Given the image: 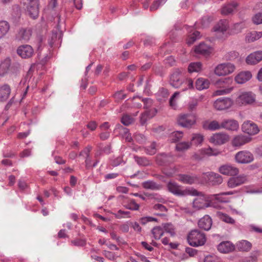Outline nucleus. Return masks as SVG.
I'll return each mask as SVG.
<instances>
[{
  "mask_svg": "<svg viewBox=\"0 0 262 262\" xmlns=\"http://www.w3.org/2000/svg\"><path fill=\"white\" fill-rule=\"evenodd\" d=\"M194 51L199 54L208 55L210 53V48L206 44L202 42L195 47Z\"/></svg>",
  "mask_w": 262,
  "mask_h": 262,
  "instance_id": "a878e982",
  "label": "nucleus"
},
{
  "mask_svg": "<svg viewBox=\"0 0 262 262\" xmlns=\"http://www.w3.org/2000/svg\"><path fill=\"white\" fill-rule=\"evenodd\" d=\"M167 188L170 192L178 196H184L189 194L187 190H182L180 186L174 182H169Z\"/></svg>",
  "mask_w": 262,
  "mask_h": 262,
  "instance_id": "f3484780",
  "label": "nucleus"
},
{
  "mask_svg": "<svg viewBox=\"0 0 262 262\" xmlns=\"http://www.w3.org/2000/svg\"><path fill=\"white\" fill-rule=\"evenodd\" d=\"M250 138L247 136L238 135L233 139L232 145L234 147H239L248 143L250 141Z\"/></svg>",
  "mask_w": 262,
  "mask_h": 262,
  "instance_id": "5701e85b",
  "label": "nucleus"
},
{
  "mask_svg": "<svg viewBox=\"0 0 262 262\" xmlns=\"http://www.w3.org/2000/svg\"><path fill=\"white\" fill-rule=\"evenodd\" d=\"M232 83L233 79L230 77L221 78L217 80L215 84L220 89L215 92V95L220 96L230 93L233 90V86L231 85Z\"/></svg>",
  "mask_w": 262,
  "mask_h": 262,
  "instance_id": "7ed1b4c3",
  "label": "nucleus"
},
{
  "mask_svg": "<svg viewBox=\"0 0 262 262\" xmlns=\"http://www.w3.org/2000/svg\"><path fill=\"white\" fill-rule=\"evenodd\" d=\"M235 161L240 164H248L254 160L253 154L247 150L238 151L235 155Z\"/></svg>",
  "mask_w": 262,
  "mask_h": 262,
  "instance_id": "0eeeda50",
  "label": "nucleus"
},
{
  "mask_svg": "<svg viewBox=\"0 0 262 262\" xmlns=\"http://www.w3.org/2000/svg\"><path fill=\"white\" fill-rule=\"evenodd\" d=\"M202 63L200 62L190 63L188 68L189 73L199 72L201 70Z\"/></svg>",
  "mask_w": 262,
  "mask_h": 262,
  "instance_id": "c9c22d12",
  "label": "nucleus"
},
{
  "mask_svg": "<svg viewBox=\"0 0 262 262\" xmlns=\"http://www.w3.org/2000/svg\"><path fill=\"white\" fill-rule=\"evenodd\" d=\"M252 77V74L249 71H244L239 73L235 77V81L239 84H243Z\"/></svg>",
  "mask_w": 262,
  "mask_h": 262,
  "instance_id": "b1692460",
  "label": "nucleus"
},
{
  "mask_svg": "<svg viewBox=\"0 0 262 262\" xmlns=\"http://www.w3.org/2000/svg\"><path fill=\"white\" fill-rule=\"evenodd\" d=\"M237 247L240 251H248L251 249L252 245L248 241H242L237 244Z\"/></svg>",
  "mask_w": 262,
  "mask_h": 262,
  "instance_id": "473e14b6",
  "label": "nucleus"
},
{
  "mask_svg": "<svg viewBox=\"0 0 262 262\" xmlns=\"http://www.w3.org/2000/svg\"><path fill=\"white\" fill-rule=\"evenodd\" d=\"M163 228L165 231L173 236L175 235V230L173 226L170 223H166L163 224Z\"/></svg>",
  "mask_w": 262,
  "mask_h": 262,
  "instance_id": "a18cd8bd",
  "label": "nucleus"
},
{
  "mask_svg": "<svg viewBox=\"0 0 262 262\" xmlns=\"http://www.w3.org/2000/svg\"><path fill=\"white\" fill-rule=\"evenodd\" d=\"M262 37V32L252 31L247 34L246 36V40L249 42L255 41Z\"/></svg>",
  "mask_w": 262,
  "mask_h": 262,
  "instance_id": "c85d7f7f",
  "label": "nucleus"
},
{
  "mask_svg": "<svg viewBox=\"0 0 262 262\" xmlns=\"http://www.w3.org/2000/svg\"><path fill=\"white\" fill-rule=\"evenodd\" d=\"M190 145L191 144L189 142H181L177 144L176 148L178 151H183L188 149Z\"/></svg>",
  "mask_w": 262,
  "mask_h": 262,
  "instance_id": "3c124183",
  "label": "nucleus"
},
{
  "mask_svg": "<svg viewBox=\"0 0 262 262\" xmlns=\"http://www.w3.org/2000/svg\"><path fill=\"white\" fill-rule=\"evenodd\" d=\"M17 53L22 58H30L34 54V50L30 45H21L18 47Z\"/></svg>",
  "mask_w": 262,
  "mask_h": 262,
  "instance_id": "f8f14e48",
  "label": "nucleus"
},
{
  "mask_svg": "<svg viewBox=\"0 0 262 262\" xmlns=\"http://www.w3.org/2000/svg\"><path fill=\"white\" fill-rule=\"evenodd\" d=\"M237 5V3H233L232 4H229L225 5L222 9V14L225 15L231 14L233 11V10L236 8Z\"/></svg>",
  "mask_w": 262,
  "mask_h": 262,
  "instance_id": "2f4dec72",
  "label": "nucleus"
},
{
  "mask_svg": "<svg viewBox=\"0 0 262 262\" xmlns=\"http://www.w3.org/2000/svg\"><path fill=\"white\" fill-rule=\"evenodd\" d=\"M134 121V119L128 115H124L121 119V122L125 125L127 126Z\"/></svg>",
  "mask_w": 262,
  "mask_h": 262,
  "instance_id": "13d9d810",
  "label": "nucleus"
},
{
  "mask_svg": "<svg viewBox=\"0 0 262 262\" xmlns=\"http://www.w3.org/2000/svg\"><path fill=\"white\" fill-rule=\"evenodd\" d=\"M134 159L139 165L147 166L150 164L149 161L145 157L134 156Z\"/></svg>",
  "mask_w": 262,
  "mask_h": 262,
  "instance_id": "ea45409f",
  "label": "nucleus"
},
{
  "mask_svg": "<svg viewBox=\"0 0 262 262\" xmlns=\"http://www.w3.org/2000/svg\"><path fill=\"white\" fill-rule=\"evenodd\" d=\"M179 125L184 127H190L196 122V116L193 114L180 115L178 118Z\"/></svg>",
  "mask_w": 262,
  "mask_h": 262,
  "instance_id": "423d86ee",
  "label": "nucleus"
},
{
  "mask_svg": "<svg viewBox=\"0 0 262 262\" xmlns=\"http://www.w3.org/2000/svg\"><path fill=\"white\" fill-rule=\"evenodd\" d=\"M234 245L229 241L221 242L217 246V250L221 253H228L233 251Z\"/></svg>",
  "mask_w": 262,
  "mask_h": 262,
  "instance_id": "412c9836",
  "label": "nucleus"
},
{
  "mask_svg": "<svg viewBox=\"0 0 262 262\" xmlns=\"http://www.w3.org/2000/svg\"><path fill=\"white\" fill-rule=\"evenodd\" d=\"M209 85V81L203 78H198L195 82L196 89L199 91L208 89Z\"/></svg>",
  "mask_w": 262,
  "mask_h": 262,
  "instance_id": "cd10ccee",
  "label": "nucleus"
},
{
  "mask_svg": "<svg viewBox=\"0 0 262 262\" xmlns=\"http://www.w3.org/2000/svg\"><path fill=\"white\" fill-rule=\"evenodd\" d=\"M261 60H262V51L254 52L246 58V62L249 64H255Z\"/></svg>",
  "mask_w": 262,
  "mask_h": 262,
  "instance_id": "aec40b11",
  "label": "nucleus"
},
{
  "mask_svg": "<svg viewBox=\"0 0 262 262\" xmlns=\"http://www.w3.org/2000/svg\"><path fill=\"white\" fill-rule=\"evenodd\" d=\"M201 154L203 156H217L220 154V152L215 149H213L210 147L208 148H204L200 150Z\"/></svg>",
  "mask_w": 262,
  "mask_h": 262,
  "instance_id": "f704fd0d",
  "label": "nucleus"
},
{
  "mask_svg": "<svg viewBox=\"0 0 262 262\" xmlns=\"http://www.w3.org/2000/svg\"><path fill=\"white\" fill-rule=\"evenodd\" d=\"M183 137V133L180 131L173 132L170 137L172 142H177L179 141Z\"/></svg>",
  "mask_w": 262,
  "mask_h": 262,
  "instance_id": "c03bdc74",
  "label": "nucleus"
},
{
  "mask_svg": "<svg viewBox=\"0 0 262 262\" xmlns=\"http://www.w3.org/2000/svg\"><path fill=\"white\" fill-rule=\"evenodd\" d=\"M59 39L61 37L60 34H58L57 32H53L51 40L49 41V43L50 47H52L54 42L57 40V38Z\"/></svg>",
  "mask_w": 262,
  "mask_h": 262,
  "instance_id": "680f3d73",
  "label": "nucleus"
},
{
  "mask_svg": "<svg viewBox=\"0 0 262 262\" xmlns=\"http://www.w3.org/2000/svg\"><path fill=\"white\" fill-rule=\"evenodd\" d=\"M258 255V251H254L250 256L245 258L243 262H256Z\"/></svg>",
  "mask_w": 262,
  "mask_h": 262,
  "instance_id": "603ef678",
  "label": "nucleus"
},
{
  "mask_svg": "<svg viewBox=\"0 0 262 262\" xmlns=\"http://www.w3.org/2000/svg\"><path fill=\"white\" fill-rule=\"evenodd\" d=\"M198 105V100L196 99H192L188 103V108L189 111H193V110H195Z\"/></svg>",
  "mask_w": 262,
  "mask_h": 262,
  "instance_id": "052dcab7",
  "label": "nucleus"
},
{
  "mask_svg": "<svg viewBox=\"0 0 262 262\" xmlns=\"http://www.w3.org/2000/svg\"><path fill=\"white\" fill-rule=\"evenodd\" d=\"M183 70L175 69L170 76L169 83L173 88H181L182 91L193 88V82L191 78H185L182 75Z\"/></svg>",
  "mask_w": 262,
  "mask_h": 262,
  "instance_id": "f03ea898",
  "label": "nucleus"
},
{
  "mask_svg": "<svg viewBox=\"0 0 262 262\" xmlns=\"http://www.w3.org/2000/svg\"><path fill=\"white\" fill-rule=\"evenodd\" d=\"M11 93L10 86L7 84L0 86V102L6 101Z\"/></svg>",
  "mask_w": 262,
  "mask_h": 262,
  "instance_id": "393cba45",
  "label": "nucleus"
},
{
  "mask_svg": "<svg viewBox=\"0 0 262 262\" xmlns=\"http://www.w3.org/2000/svg\"><path fill=\"white\" fill-rule=\"evenodd\" d=\"M193 195H198L193 202V207L196 209H204L211 206V201L213 200H216L219 202H224L222 198L220 197L221 195H231L234 194L233 191H228L223 192L220 194H215L210 195H205L202 192H198L195 189H193L190 192Z\"/></svg>",
  "mask_w": 262,
  "mask_h": 262,
  "instance_id": "f257e3e1",
  "label": "nucleus"
},
{
  "mask_svg": "<svg viewBox=\"0 0 262 262\" xmlns=\"http://www.w3.org/2000/svg\"><path fill=\"white\" fill-rule=\"evenodd\" d=\"M219 172L225 176H235L239 173L238 168L231 164H224L219 168Z\"/></svg>",
  "mask_w": 262,
  "mask_h": 262,
  "instance_id": "9b49d317",
  "label": "nucleus"
},
{
  "mask_svg": "<svg viewBox=\"0 0 262 262\" xmlns=\"http://www.w3.org/2000/svg\"><path fill=\"white\" fill-rule=\"evenodd\" d=\"M156 161L160 165H167L173 162L174 158L170 154L162 153L157 156Z\"/></svg>",
  "mask_w": 262,
  "mask_h": 262,
  "instance_id": "a211bd4d",
  "label": "nucleus"
},
{
  "mask_svg": "<svg viewBox=\"0 0 262 262\" xmlns=\"http://www.w3.org/2000/svg\"><path fill=\"white\" fill-rule=\"evenodd\" d=\"M12 15L15 18H19L21 16V10L18 5H14L12 8Z\"/></svg>",
  "mask_w": 262,
  "mask_h": 262,
  "instance_id": "5fc2aeb1",
  "label": "nucleus"
},
{
  "mask_svg": "<svg viewBox=\"0 0 262 262\" xmlns=\"http://www.w3.org/2000/svg\"><path fill=\"white\" fill-rule=\"evenodd\" d=\"M217 216L219 217L223 221L230 224H233L234 223V220L229 216H228L227 214L222 213L221 212H218Z\"/></svg>",
  "mask_w": 262,
  "mask_h": 262,
  "instance_id": "79ce46f5",
  "label": "nucleus"
},
{
  "mask_svg": "<svg viewBox=\"0 0 262 262\" xmlns=\"http://www.w3.org/2000/svg\"><path fill=\"white\" fill-rule=\"evenodd\" d=\"M151 233L155 239H159L163 236L164 231L160 226H156L152 229Z\"/></svg>",
  "mask_w": 262,
  "mask_h": 262,
  "instance_id": "e433bc0d",
  "label": "nucleus"
},
{
  "mask_svg": "<svg viewBox=\"0 0 262 262\" xmlns=\"http://www.w3.org/2000/svg\"><path fill=\"white\" fill-rule=\"evenodd\" d=\"M26 7L27 12L32 18H36L39 14V1L33 0L27 3Z\"/></svg>",
  "mask_w": 262,
  "mask_h": 262,
  "instance_id": "9d476101",
  "label": "nucleus"
},
{
  "mask_svg": "<svg viewBox=\"0 0 262 262\" xmlns=\"http://www.w3.org/2000/svg\"><path fill=\"white\" fill-rule=\"evenodd\" d=\"M212 224L211 217L209 215H206L199 221L198 226L201 229L208 231L211 228Z\"/></svg>",
  "mask_w": 262,
  "mask_h": 262,
  "instance_id": "4be33fe9",
  "label": "nucleus"
},
{
  "mask_svg": "<svg viewBox=\"0 0 262 262\" xmlns=\"http://www.w3.org/2000/svg\"><path fill=\"white\" fill-rule=\"evenodd\" d=\"M125 208L132 210H138L139 208V205L137 204L135 200H131L130 202L125 206Z\"/></svg>",
  "mask_w": 262,
  "mask_h": 262,
  "instance_id": "6e6d98bb",
  "label": "nucleus"
},
{
  "mask_svg": "<svg viewBox=\"0 0 262 262\" xmlns=\"http://www.w3.org/2000/svg\"><path fill=\"white\" fill-rule=\"evenodd\" d=\"M242 129L243 132L250 135L256 134L259 132L257 126L250 121L245 122L242 125Z\"/></svg>",
  "mask_w": 262,
  "mask_h": 262,
  "instance_id": "4468645a",
  "label": "nucleus"
},
{
  "mask_svg": "<svg viewBox=\"0 0 262 262\" xmlns=\"http://www.w3.org/2000/svg\"><path fill=\"white\" fill-rule=\"evenodd\" d=\"M9 29L10 25L8 22L5 20L0 21V39L5 36Z\"/></svg>",
  "mask_w": 262,
  "mask_h": 262,
  "instance_id": "7c9ffc66",
  "label": "nucleus"
},
{
  "mask_svg": "<svg viewBox=\"0 0 262 262\" xmlns=\"http://www.w3.org/2000/svg\"><path fill=\"white\" fill-rule=\"evenodd\" d=\"M217 216L219 217L223 221L230 224H233L234 223V220L229 216H228L227 214L222 213L221 212H218Z\"/></svg>",
  "mask_w": 262,
  "mask_h": 262,
  "instance_id": "a19ab883",
  "label": "nucleus"
},
{
  "mask_svg": "<svg viewBox=\"0 0 262 262\" xmlns=\"http://www.w3.org/2000/svg\"><path fill=\"white\" fill-rule=\"evenodd\" d=\"M239 54L238 52L232 51L227 53L225 55V59L227 60H232L236 59L238 57Z\"/></svg>",
  "mask_w": 262,
  "mask_h": 262,
  "instance_id": "8fccbe9b",
  "label": "nucleus"
},
{
  "mask_svg": "<svg viewBox=\"0 0 262 262\" xmlns=\"http://www.w3.org/2000/svg\"><path fill=\"white\" fill-rule=\"evenodd\" d=\"M252 21L256 25L262 24V12L255 14L252 17Z\"/></svg>",
  "mask_w": 262,
  "mask_h": 262,
  "instance_id": "4d7b16f0",
  "label": "nucleus"
},
{
  "mask_svg": "<svg viewBox=\"0 0 262 262\" xmlns=\"http://www.w3.org/2000/svg\"><path fill=\"white\" fill-rule=\"evenodd\" d=\"M145 151L147 154L150 155L155 154L157 151L156 143L155 142H153L149 146H147L145 148Z\"/></svg>",
  "mask_w": 262,
  "mask_h": 262,
  "instance_id": "49530a36",
  "label": "nucleus"
},
{
  "mask_svg": "<svg viewBox=\"0 0 262 262\" xmlns=\"http://www.w3.org/2000/svg\"><path fill=\"white\" fill-rule=\"evenodd\" d=\"M247 181L248 177L244 174H240L237 177L232 176V177L229 179L227 186L230 188H234L246 183Z\"/></svg>",
  "mask_w": 262,
  "mask_h": 262,
  "instance_id": "1a4fd4ad",
  "label": "nucleus"
},
{
  "mask_svg": "<svg viewBox=\"0 0 262 262\" xmlns=\"http://www.w3.org/2000/svg\"><path fill=\"white\" fill-rule=\"evenodd\" d=\"M191 141L195 145L201 144L203 141V137L200 134H194Z\"/></svg>",
  "mask_w": 262,
  "mask_h": 262,
  "instance_id": "864d4df0",
  "label": "nucleus"
},
{
  "mask_svg": "<svg viewBox=\"0 0 262 262\" xmlns=\"http://www.w3.org/2000/svg\"><path fill=\"white\" fill-rule=\"evenodd\" d=\"M149 118V116H148V113L145 112L142 113L140 118V121L142 125H144L147 121L148 119H150Z\"/></svg>",
  "mask_w": 262,
  "mask_h": 262,
  "instance_id": "338daca9",
  "label": "nucleus"
},
{
  "mask_svg": "<svg viewBox=\"0 0 262 262\" xmlns=\"http://www.w3.org/2000/svg\"><path fill=\"white\" fill-rule=\"evenodd\" d=\"M232 104V101L230 98H219L214 102V106L217 110H224L229 108Z\"/></svg>",
  "mask_w": 262,
  "mask_h": 262,
  "instance_id": "2eb2a0df",
  "label": "nucleus"
},
{
  "mask_svg": "<svg viewBox=\"0 0 262 262\" xmlns=\"http://www.w3.org/2000/svg\"><path fill=\"white\" fill-rule=\"evenodd\" d=\"M187 240L190 245L198 247L203 245L206 242L204 233L198 230L191 231L188 235Z\"/></svg>",
  "mask_w": 262,
  "mask_h": 262,
  "instance_id": "20e7f679",
  "label": "nucleus"
},
{
  "mask_svg": "<svg viewBox=\"0 0 262 262\" xmlns=\"http://www.w3.org/2000/svg\"><path fill=\"white\" fill-rule=\"evenodd\" d=\"M210 179L213 185H217L223 182L222 177L218 173H212Z\"/></svg>",
  "mask_w": 262,
  "mask_h": 262,
  "instance_id": "4c0bfd02",
  "label": "nucleus"
},
{
  "mask_svg": "<svg viewBox=\"0 0 262 262\" xmlns=\"http://www.w3.org/2000/svg\"><path fill=\"white\" fill-rule=\"evenodd\" d=\"M134 138L135 140L139 143H142L144 142L146 140L145 137L143 135L137 133L134 135Z\"/></svg>",
  "mask_w": 262,
  "mask_h": 262,
  "instance_id": "e2e57ef3",
  "label": "nucleus"
},
{
  "mask_svg": "<svg viewBox=\"0 0 262 262\" xmlns=\"http://www.w3.org/2000/svg\"><path fill=\"white\" fill-rule=\"evenodd\" d=\"M255 101V95L251 92L242 93L236 99V103L239 105L251 104Z\"/></svg>",
  "mask_w": 262,
  "mask_h": 262,
  "instance_id": "6e6552de",
  "label": "nucleus"
},
{
  "mask_svg": "<svg viewBox=\"0 0 262 262\" xmlns=\"http://www.w3.org/2000/svg\"><path fill=\"white\" fill-rule=\"evenodd\" d=\"M235 69L234 65L230 62L223 63L217 65L214 69V73L219 76L233 73Z\"/></svg>",
  "mask_w": 262,
  "mask_h": 262,
  "instance_id": "39448f33",
  "label": "nucleus"
},
{
  "mask_svg": "<svg viewBox=\"0 0 262 262\" xmlns=\"http://www.w3.org/2000/svg\"><path fill=\"white\" fill-rule=\"evenodd\" d=\"M130 213L129 211H124L122 210H119L116 213H114L115 216L117 219L124 217V215H127Z\"/></svg>",
  "mask_w": 262,
  "mask_h": 262,
  "instance_id": "69168bd1",
  "label": "nucleus"
},
{
  "mask_svg": "<svg viewBox=\"0 0 262 262\" xmlns=\"http://www.w3.org/2000/svg\"><path fill=\"white\" fill-rule=\"evenodd\" d=\"M142 101L144 103V108L145 109L149 108L152 104V100L149 98H143Z\"/></svg>",
  "mask_w": 262,
  "mask_h": 262,
  "instance_id": "0e129e2a",
  "label": "nucleus"
},
{
  "mask_svg": "<svg viewBox=\"0 0 262 262\" xmlns=\"http://www.w3.org/2000/svg\"><path fill=\"white\" fill-rule=\"evenodd\" d=\"M178 180L183 183L191 185L199 181V177L195 174H180Z\"/></svg>",
  "mask_w": 262,
  "mask_h": 262,
  "instance_id": "ddd939ff",
  "label": "nucleus"
},
{
  "mask_svg": "<svg viewBox=\"0 0 262 262\" xmlns=\"http://www.w3.org/2000/svg\"><path fill=\"white\" fill-rule=\"evenodd\" d=\"M228 28V21L227 19H222L214 26V31L217 33H224Z\"/></svg>",
  "mask_w": 262,
  "mask_h": 262,
  "instance_id": "bb28decb",
  "label": "nucleus"
},
{
  "mask_svg": "<svg viewBox=\"0 0 262 262\" xmlns=\"http://www.w3.org/2000/svg\"><path fill=\"white\" fill-rule=\"evenodd\" d=\"M11 66V59L6 58L0 64V74L7 73Z\"/></svg>",
  "mask_w": 262,
  "mask_h": 262,
  "instance_id": "72a5a7b5",
  "label": "nucleus"
},
{
  "mask_svg": "<svg viewBox=\"0 0 262 262\" xmlns=\"http://www.w3.org/2000/svg\"><path fill=\"white\" fill-rule=\"evenodd\" d=\"M142 186L145 189H151L154 190H159L161 188V186L152 181H147L142 183Z\"/></svg>",
  "mask_w": 262,
  "mask_h": 262,
  "instance_id": "c756f323",
  "label": "nucleus"
},
{
  "mask_svg": "<svg viewBox=\"0 0 262 262\" xmlns=\"http://www.w3.org/2000/svg\"><path fill=\"white\" fill-rule=\"evenodd\" d=\"M122 136L127 142H130L133 141V138L131 137V135L129 133L128 129L126 128H123Z\"/></svg>",
  "mask_w": 262,
  "mask_h": 262,
  "instance_id": "bf43d9fd",
  "label": "nucleus"
},
{
  "mask_svg": "<svg viewBox=\"0 0 262 262\" xmlns=\"http://www.w3.org/2000/svg\"><path fill=\"white\" fill-rule=\"evenodd\" d=\"M221 128H222V127H221V123H219L215 120L210 122L208 126V129L211 130H214Z\"/></svg>",
  "mask_w": 262,
  "mask_h": 262,
  "instance_id": "09e8293b",
  "label": "nucleus"
},
{
  "mask_svg": "<svg viewBox=\"0 0 262 262\" xmlns=\"http://www.w3.org/2000/svg\"><path fill=\"white\" fill-rule=\"evenodd\" d=\"M246 27L244 22L236 23L233 26L232 31L233 33L237 34L242 32V30Z\"/></svg>",
  "mask_w": 262,
  "mask_h": 262,
  "instance_id": "37998d69",
  "label": "nucleus"
},
{
  "mask_svg": "<svg viewBox=\"0 0 262 262\" xmlns=\"http://www.w3.org/2000/svg\"><path fill=\"white\" fill-rule=\"evenodd\" d=\"M229 140V136L223 133H216L213 135L209 139L210 142L215 145L225 144Z\"/></svg>",
  "mask_w": 262,
  "mask_h": 262,
  "instance_id": "dca6fc26",
  "label": "nucleus"
},
{
  "mask_svg": "<svg viewBox=\"0 0 262 262\" xmlns=\"http://www.w3.org/2000/svg\"><path fill=\"white\" fill-rule=\"evenodd\" d=\"M204 262H221L220 259L215 256H208L205 258Z\"/></svg>",
  "mask_w": 262,
  "mask_h": 262,
  "instance_id": "774afa93",
  "label": "nucleus"
},
{
  "mask_svg": "<svg viewBox=\"0 0 262 262\" xmlns=\"http://www.w3.org/2000/svg\"><path fill=\"white\" fill-rule=\"evenodd\" d=\"M31 36V31L29 29H21L18 32L20 39L28 40Z\"/></svg>",
  "mask_w": 262,
  "mask_h": 262,
  "instance_id": "58836bf2",
  "label": "nucleus"
},
{
  "mask_svg": "<svg viewBox=\"0 0 262 262\" xmlns=\"http://www.w3.org/2000/svg\"><path fill=\"white\" fill-rule=\"evenodd\" d=\"M200 33L198 31H195L188 38L187 43L188 45L192 44L200 37Z\"/></svg>",
  "mask_w": 262,
  "mask_h": 262,
  "instance_id": "de8ad7c7",
  "label": "nucleus"
},
{
  "mask_svg": "<svg viewBox=\"0 0 262 262\" xmlns=\"http://www.w3.org/2000/svg\"><path fill=\"white\" fill-rule=\"evenodd\" d=\"M221 127L228 130L235 131L238 129L239 125L238 122L235 120H224L221 122Z\"/></svg>",
  "mask_w": 262,
  "mask_h": 262,
  "instance_id": "6ab92c4d",
  "label": "nucleus"
}]
</instances>
